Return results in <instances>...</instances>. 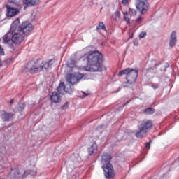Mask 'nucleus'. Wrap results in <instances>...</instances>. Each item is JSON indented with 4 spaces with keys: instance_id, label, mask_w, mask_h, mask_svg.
<instances>
[{
    "instance_id": "nucleus-4",
    "label": "nucleus",
    "mask_w": 179,
    "mask_h": 179,
    "mask_svg": "<svg viewBox=\"0 0 179 179\" xmlns=\"http://www.w3.org/2000/svg\"><path fill=\"white\" fill-rule=\"evenodd\" d=\"M101 162L103 164L102 169L104 171V175L106 178H111L113 176V173H114V169H113V165L111 164V155L104 153L102 155Z\"/></svg>"
},
{
    "instance_id": "nucleus-15",
    "label": "nucleus",
    "mask_w": 179,
    "mask_h": 179,
    "mask_svg": "<svg viewBox=\"0 0 179 179\" xmlns=\"http://www.w3.org/2000/svg\"><path fill=\"white\" fill-rule=\"evenodd\" d=\"M60 99H61V96L57 92H53L50 96V100L52 103H58Z\"/></svg>"
},
{
    "instance_id": "nucleus-11",
    "label": "nucleus",
    "mask_w": 179,
    "mask_h": 179,
    "mask_svg": "<svg viewBox=\"0 0 179 179\" xmlns=\"http://www.w3.org/2000/svg\"><path fill=\"white\" fill-rule=\"evenodd\" d=\"M7 8V16L9 17H13L19 13V10L16 8L10 7V6H6Z\"/></svg>"
},
{
    "instance_id": "nucleus-9",
    "label": "nucleus",
    "mask_w": 179,
    "mask_h": 179,
    "mask_svg": "<svg viewBox=\"0 0 179 179\" xmlns=\"http://www.w3.org/2000/svg\"><path fill=\"white\" fill-rule=\"evenodd\" d=\"M138 127L148 132L153 128V122H152V120L143 121Z\"/></svg>"
},
{
    "instance_id": "nucleus-1",
    "label": "nucleus",
    "mask_w": 179,
    "mask_h": 179,
    "mask_svg": "<svg viewBox=\"0 0 179 179\" xmlns=\"http://www.w3.org/2000/svg\"><path fill=\"white\" fill-rule=\"evenodd\" d=\"M17 23L19 19L15 20L11 24L10 31L3 36V43L4 44H9L11 41L12 43L9 45V48L12 51H15L17 46L20 45L24 41V36L17 29Z\"/></svg>"
},
{
    "instance_id": "nucleus-10",
    "label": "nucleus",
    "mask_w": 179,
    "mask_h": 179,
    "mask_svg": "<svg viewBox=\"0 0 179 179\" xmlns=\"http://www.w3.org/2000/svg\"><path fill=\"white\" fill-rule=\"evenodd\" d=\"M136 7L140 10L141 13H145L146 9H148V5L142 0H136Z\"/></svg>"
},
{
    "instance_id": "nucleus-12",
    "label": "nucleus",
    "mask_w": 179,
    "mask_h": 179,
    "mask_svg": "<svg viewBox=\"0 0 179 179\" xmlns=\"http://www.w3.org/2000/svg\"><path fill=\"white\" fill-rule=\"evenodd\" d=\"M15 115L13 113H8L6 111H3L1 114V118L3 121L8 122L12 120V117Z\"/></svg>"
},
{
    "instance_id": "nucleus-17",
    "label": "nucleus",
    "mask_w": 179,
    "mask_h": 179,
    "mask_svg": "<svg viewBox=\"0 0 179 179\" xmlns=\"http://www.w3.org/2000/svg\"><path fill=\"white\" fill-rule=\"evenodd\" d=\"M123 20L126 22L127 24H131V17L132 15L128 12H122Z\"/></svg>"
},
{
    "instance_id": "nucleus-5",
    "label": "nucleus",
    "mask_w": 179,
    "mask_h": 179,
    "mask_svg": "<svg viewBox=\"0 0 179 179\" xmlns=\"http://www.w3.org/2000/svg\"><path fill=\"white\" fill-rule=\"evenodd\" d=\"M138 69L127 68L120 71L117 76L121 77L122 75H126L127 83H129V85H132L136 82V79L138 78Z\"/></svg>"
},
{
    "instance_id": "nucleus-14",
    "label": "nucleus",
    "mask_w": 179,
    "mask_h": 179,
    "mask_svg": "<svg viewBox=\"0 0 179 179\" xmlns=\"http://www.w3.org/2000/svg\"><path fill=\"white\" fill-rule=\"evenodd\" d=\"M96 153H97V144L96 142H94L92 146L88 148V154L90 156H94Z\"/></svg>"
},
{
    "instance_id": "nucleus-25",
    "label": "nucleus",
    "mask_w": 179,
    "mask_h": 179,
    "mask_svg": "<svg viewBox=\"0 0 179 179\" xmlns=\"http://www.w3.org/2000/svg\"><path fill=\"white\" fill-rule=\"evenodd\" d=\"M129 14L131 16H135L136 15V10L129 8Z\"/></svg>"
},
{
    "instance_id": "nucleus-19",
    "label": "nucleus",
    "mask_w": 179,
    "mask_h": 179,
    "mask_svg": "<svg viewBox=\"0 0 179 179\" xmlns=\"http://www.w3.org/2000/svg\"><path fill=\"white\" fill-rule=\"evenodd\" d=\"M57 90L59 94H64V93H65V84H64V82L60 83Z\"/></svg>"
},
{
    "instance_id": "nucleus-32",
    "label": "nucleus",
    "mask_w": 179,
    "mask_h": 179,
    "mask_svg": "<svg viewBox=\"0 0 179 179\" xmlns=\"http://www.w3.org/2000/svg\"><path fill=\"white\" fill-rule=\"evenodd\" d=\"M152 141L145 143V148H150V143Z\"/></svg>"
},
{
    "instance_id": "nucleus-27",
    "label": "nucleus",
    "mask_w": 179,
    "mask_h": 179,
    "mask_svg": "<svg viewBox=\"0 0 179 179\" xmlns=\"http://www.w3.org/2000/svg\"><path fill=\"white\" fill-rule=\"evenodd\" d=\"M144 37H146V32H141L139 34V38H144Z\"/></svg>"
},
{
    "instance_id": "nucleus-2",
    "label": "nucleus",
    "mask_w": 179,
    "mask_h": 179,
    "mask_svg": "<svg viewBox=\"0 0 179 179\" xmlns=\"http://www.w3.org/2000/svg\"><path fill=\"white\" fill-rule=\"evenodd\" d=\"M87 60V66L84 68L85 71L88 72H101L103 71V55L99 51H90L84 55Z\"/></svg>"
},
{
    "instance_id": "nucleus-21",
    "label": "nucleus",
    "mask_w": 179,
    "mask_h": 179,
    "mask_svg": "<svg viewBox=\"0 0 179 179\" xmlns=\"http://www.w3.org/2000/svg\"><path fill=\"white\" fill-rule=\"evenodd\" d=\"M37 2H38V0H24V3L27 6H34L37 5Z\"/></svg>"
},
{
    "instance_id": "nucleus-16",
    "label": "nucleus",
    "mask_w": 179,
    "mask_h": 179,
    "mask_svg": "<svg viewBox=\"0 0 179 179\" xmlns=\"http://www.w3.org/2000/svg\"><path fill=\"white\" fill-rule=\"evenodd\" d=\"M139 131L136 132V138H138L139 139H142V138H145L146 136V134H148L147 131L145 130L141 129V127H138Z\"/></svg>"
},
{
    "instance_id": "nucleus-28",
    "label": "nucleus",
    "mask_w": 179,
    "mask_h": 179,
    "mask_svg": "<svg viewBox=\"0 0 179 179\" xmlns=\"http://www.w3.org/2000/svg\"><path fill=\"white\" fill-rule=\"evenodd\" d=\"M129 1L130 0H122V3L123 5H128V3H129Z\"/></svg>"
},
{
    "instance_id": "nucleus-31",
    "label": "nucleus",
    "mask_w": 179,
    "mask_h": 179,
    "mask_svg": "<svg viewBox=\"0 0 179 179\" xmlns=\"http://www.w3.org/2000/svg\"><path fill=\"white\" fill-rule=\"evenodd\" d=\"M159 84H155V85H152V87H153V89L156 90V89H159Z\"/></svg>"
},
{
    "instance_id": "nucleus-33",
    "label": "nucleus",
    "mask_w": 179,
    "mask_h": 179,
    "mask_svg": "<svg viewBox=\"0 0 179 179\" xmlns=\"http://www.w3.org/2000/svg\"><path fill=\"white\" fill-rule=\"evenodd\" d=\"M142 20V18L141 17H139L138 19H137V23H141V20Z\"/></svg>"
},
{
    "instance_id": "nucleus-13",
    "label": "nucleus",
    "mask_w": 179,
    "mask_h": 179,
    "mask_svg": "<svg viewBox=\"0 0 179 179\" xmlns=\"http://www.w3.org/2000/svg\"><path fill=\"white\" fill-rule=\"evenodd\" d=\"M176 43H177V35L176 34V31H172L171 36H170L169 46L174 47V45H176Z\"/></svg>"
},
{
    "instance_id": "nucleus-3",
    "label": "nucleus",
    "mask_w": 179,
    "mask_h": 179,
    "mask_svg": "<svg viewBox=\"0 0 179 179\" xmlns=\"http://www.w3.org/2000/svg\"><path fill=\"white\" fill-rule=\"evenodd\" d=\"M54 60L50 59L48 62H43L41 65L38 64V62L30 61L27 63L26 69L31 73H37L41 72V71H47L51 69L53 65Z\"/></svg>"
},
{
    "instance_id": "nucleus-24",
    "label": "nucleus",
    "mask_w": 179,
    "mask_h": 179,
    "mask_svg": "<svg viewBox=\"0 0 179 179\" xmlns=\"http://www.w3.org/2000/svg\"><path fill=\"white\" fill-rule=\"evenodd\" d=\"M96 30H106V25L103 22L99 23L98 26L96 28Z\"/></svg>"
},
{
    "instance_id": "nucleus-36",
    "label": "nucleus",
    "mask_w": 179,
    "mask_h": 179,
    "mask_svg": "<svg viewBox=\"0 0 179 179\" xmlns=\"http://www.w3.org/2000/svg\"><path fill=\"white\" fill-rule=\"evenodd\" d=\"M2 65V62H1V60H0V66Z\"/></svg>"
},
{
    "instance_id": "nucleus-29",
    "label": "nucleus",
    "mask_w": 179,
    "mask_h": 179,
    "mask_svg": "<svg viewBox=\"0 0 179 179\" xmlns=\"http://www.w3.org/2000/svg\"><path fill=\"white\" fill-rule=\"evenodd\" d=\"M0 55H5V52H3V49L2 48V46L0 45Z\"/></svg>"
},
{
    "instance_id": "nucleus-35",
    "label": "nucleus",
    "mask_w": 179,
    "mask_h": 179,
    "mask_svg": "<svg viewBox=\"0 0 179 179\" xmlns=\"http://www.w3.org/2000/svg\"><path fill=\"white\" fill-rule=\"evenodd\" d=\"M10 104H13L15 103V100L14 99H11L10 101Z\"/></svg>"
},
{
    "instance_id": "nucleus-30",
    "label": "nucleus",
    "mask_w": 179,
    "mask_h": 179,
    "mask_svg": "<svg viewBox=\"0 0 179 179\" xmlns=\"http://www.w3.org/2000/svg\"><path fill=\"white\" fill-rule=\"evenodd\" d=\"M134 45L138 46L139 45V41L138 40H135L133 42Z\"/></svg>"
},
{
    "instance_id": "nucleus-6",
    "label": "nucleus",
    "mask_w": 179,
    "mask_h": 179,
    "mask_svg": "<svg viewBox=\"0 0 179 179\" xmlns=\"http://www.w3.org/2000/svg\"><path fill=\"white\" fill-rule=\"evenodd\" d=\"M10 174L11 177H13V178H20V177H27V174L36 176V174H37V170L34 169V171H25L24 173H22L20 172L18 167H15L11 169Z\"/></svg>"
},
{
    "instance_id": "nucleus-26",
    "label": "nucleus",
    "mask_w": 179,
    "mask_h": 179,
    "mask_svg": "<svg viewBox=\"0 0 179 179\" xmlns=\"http://www.w3.org/2000/svg\"><path fill=\"white\" fill-rule=\"evenodd\" d=\"M68 107H69V102H66L65 104L62 106V109L66 110V108H68Z\"/></svg>"
},
{
    "instance_id": "nucleus-22",
    "label": "nucleus",
    "mask_w": 179,
    "mask_h": 179,
    "mask_svg": "<svg viewBox=\"0 0 179 179\" xmlns=\"http://www.w3.org/2000/svg\"><path fill=\"white\" fill-rule=\"evenodd\" d=\"M25 108H26V104H24V103L23 102H20L17 105V111H19V112L23 111V110H24Z\"/></svg>"
},
{
    "instance_id": "nucleus-20",
    "label": "nucleus",
    "mask_w": 179,
    "mask_h": 179,
    "mask_svg": "<svg viewBox=\"0 0 179 179\" xmlns=\"http://www.w3.org/2000/svg\"><path fill=\"white\" fill-rule=\"evenodd\" d=\"M112 18L115 22H118L121 19V13L120 12V10H116L113 15Z\"/></svg>"
},
{
    "instance_id": "nucleus-18",
    "label": "nucleus",
    "mask_w": 179,
    "mask_h": 179,
    "mask_svg": "<svg viewBox=\"0 0 179 179\" xmlns=\"http://www.w3.org/2000/svg\"><path fill=\"white\" fill-rule=\"evenodd\" d=\"M64 92H66V93H69V94H72V93H73V85H72L71 83L64 85Z\"/></svg>"
},
{
    "instance_id": "nucleus-23",
    "label": "nucleus",
    "mask_w": 179,
    "mask_h": 179,
    "mask_svg": "<svg viewBox=\"0 0 179 179\" xmlns=\"http://www.w3.org/2000/svg\"><path fill=\"white\" fill-rule=\"evenodd\" d=\"M143 113L147 115H151V114L155 113V109L153 108H147L144 109Z\"/></svg>"
},
{
    "instance_id": "nucleus-8",
    "label": "nucleus",
    "mask_w": 179,
    "mask_h": 179,
    "mask_svg": "<svg viewBox=\"0 0 179 179\" xmlns=\"http://www.w3.org/2000/svg\"><path fill=\"white\" fill-rule=\"evenodd\" d=\"M85 76L80 73H75L72 74H68L66 76V81L70 83V85H76L81 79L83 78Z\"/></svg>"
},
{
    "instance_id": "nucleus-7",
    "label": "nucleus",
    "mask_w": 179,
    "mask_h": 179,
    "mask_svg": "<svg viewBox=\"0 0 179 179\" xmlns=\"http://www.w3.org/2000/svg\"><path fill=\"white\" fill-rule=\"evenodd\" d=\"M17 29L23 34H29L33 30V24L29 22H22L20 24V21L18 20V23L16 24Z\"/></svg>"
},
{
    "instance_id": "nucleus-34",
    "label": "nucleus",
    "mask_w": 179,
    "mask_h": 179,
    "mask_svg": "<svg viewBox=\"0 0 179 179\" xmlns=\"http://www.w3.org/2000/svg\"><path fill=\"white\" fill-rule=\"evenodd\" d=\"M83 94H84V97H87V96H89V93H85V92H83Z\"/></svg>"
}]
</instances>
